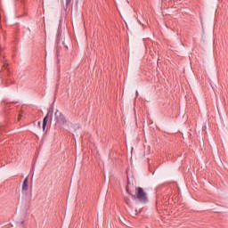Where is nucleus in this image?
Listing matches in <instances>:
<instances>
[{"label":"nucleus","instance_id":"nucleus-6","mask_svg":"<svg viewBox=\"0 0 228 228\" xmlns=\"http://www.w3.org/2000/svg\"><path fill=\"white\" fill-rule=\"evenodd\" d=\"M125 200H126V204H128V205L131 204V201L128 199H126Z\"/></svg>","mask_w":228,"mask_h":228},{"label":"nucleus","instance_id":"nucleus-4","mask_svg":"<svg viewBox=\"0 0 228 228\" xmlns=\"http://www.w3.org/2000/svg\"><path fill=\"white\" fill-rule=\"evenodd\" d=\"M3 74H6L7 76H10V68H8V63L4 62L2 67Z\"/></svg>","mask_w":228,"mask_h":228},{"label":"nucleus","instance_id":"nucleus-5","mask_svg":"<svg viewBox=\"0 0 228 228\" xmlns=\"http://www.w3.org/2000/svg\"><path fill=\"white\" fill-rule=\"evenodd\" d=\"M49 120V112L43 119V131H45V127H47V121Z\"/></svg>","mask_w":228,"mask_h":228},{"label":"nucleus","instance_id":"nucleus-3","mask_svg":"<svg viewBox=\"0 0 228 228\" xmlns=\"http://www.w3.org/2000/svg\"><path fill=\"white\" fill-rule=\"evenodd\" d=\"M29 177L27 176L24 181H23V183H22V191H28V184H29Z\"/></svg>","mask_w":228,"mask_h":228},{"label":"nucleus","instance_id":"nucleus-9","mask_svg":"<svg viewBox=\"0 0 228 228\" xmlns=\"http://www.w3.org/2000/svg\"><path fill=\"white\" fill-rule=\"evenodd\" d=\"M19 118V120H20V116H19V118Z\"/></svg>","mask_w":228,"mask_h":228},{"label":"nucleus","instance_id":"nucleus-1","mask_svg":"<svg viewBox=\"0 0 228 228\" xmlns=\"http://www.w3.org/2000/svg\"><path fill=\"white\" fill-rule=\"evenodd\" d=\"M137 193L136 194H133L131 193V191H129V187L126 186V191L129 195L132 196V199L139 200V202H142L143 204H145V202H148L149 199L147 198V192H145V191H143V188L142 187H137L136 189Z\"/></svg>","mask_w":228,"mask_h":228},{"label":"nucleus","instance_id":"nucleus-7","mask_svg":"<svg viewBox=\"0 0 228 228\" xmlns=\"http://www.w3.org/2000/svg\"><path fill=\"white\" fill-rule=\"evenodd\" d=\"M67 4H69V3H70V0H66Z\"/></svg>","mask_w":228,"mask_h":228},{"label":"nucleus","instance_id":"nucleus-2","mask_svg":"<svg viewBox=\"0 0 228 228\" xmlns=\"http://www.w3.org/2000/svg\"><path fill=\"white\" fill-rule=\"evenodd\" d=\"M55 120L57 124H60V126H64L65 127H70V126H72V124L68 121L65 116H63V114L59 110L55 111Z\"/></svg>","mask_w":228,"mask_h":228},{"label":"nucleus","instance_id":"nucleus-8","mask_svg":"<svg viewBox=\"0 0 228 228\" xmlns=\"http://www.w3.org/2000/svg\"><path fill=\"white\" fill-rule=\"evenodd\" d=\"M0 51H3V48H1V46H0Z\"/></svg>","mask_w":228,"mask_h":228}]
</instances>
